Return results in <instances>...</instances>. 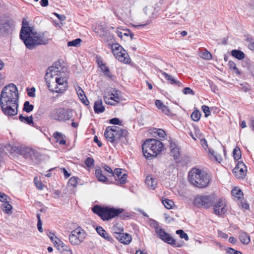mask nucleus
Segmentation results:
<instances>
[{
  "mask_svg": "<svg viewBox=\"0 0 254 254\" xmlns=\"http://www.w3.org/2000/svg\"><path fill=\"white\" fill-rule=\"evenodd\" d=\"M19 119L21 122H23L24 123H26L28 125H31V124L33 123L32 116L24 117L23 116V115H20L19 116Z\"/></svg>",
  "mask_w": 254,
  "mask_h": 254,
  "instance_id": "nucleus-33",
  "label": "nucleus"
},
{
  "mask_svg": "<svg viewBox=\"0 0 254 254\" xmlns=\"http://www.w3.org/2000/svg\"><path fill=\"white\" fill-rule=\"evenodd\" d=\"M189 180L194 186L203 188L209 183V177L204 171L196 168H192L189 173Z\"/></svg>",
  "mask_w": 254,
  "mask_h": 254,
  "instance_id": "nucleus-4",
  "label": "nucleus"
},
{
  "mask_svg": "<svg viewBox=\"0 0 254 254\" xmlns=\"http://www.w3.org/2000/svg\"><path fill=\"white\" fill-rule=\"evenodd\" d=\"M53 137L56 140V142H59L60 144L65 145L66 141L65 140V136L62 133L56 131L53 133Z\"/></svg>",
  "mask_w": 254,
  "mask_h": 254,
  "instance_id": "nucleus-24",
  "label": "nucleus"
},
{
  "mask_svg": "<svg viewBox=\"0 0 254 254\" xmlns=\"http://www.w3.org/2000/svg\"><path fill=\"white\" fill-rule=\"evenodd\" d=\"M200 142L202 147L206 150L208 148V145L206 139L205 138H201L200 139Z\"/></svg>",
  "mask_w": 254,
  "mask_h": 254,
  "instance_id": "nucleus-63",
  "label": "nucleus"
},
{
  "mask_svg": "<svg viewBox=\"0 0 254 254\" xmlns=\"http://www.w3.org/2000/svg\"><path fill=\"white\" fill-rule=\"evenodd\" d=\"M200 54V57L204 59L209 60L212 59L211 54L206 49L204 50V52H201Z\"/></svg>",
  "mask_w": 254,
  "mask_h": 254,
  "instance_id": "nucleus-43",
  "label": "nucleus"
},
{
  "mask_svg": "<svg viewBox=\"0 0 254 254\" xmlns=\"http://www.w3.org/2000/svg\"><path fill=\"white\" fill-rule=\"evenodd\" d=\"M145 183L149 189L151 190H154L157 185V181L151 175H148L146 177Z\"/></svg>",
  "mask_w": 254,
  "mask_h": 254,
  "instance_id": "nucleus-22",
  "label": "nucleus"
},
{
  "mask_svg": "<svg viewBox=\"0 0 254 254\" xmlns=\"http://www.w3.org/2000/svg\"><path fill=\"white\" fill-rule=\"evenodd\" d=\"M34 106L30 104L29 101H25L23 105V110L27 113H30L33 111Z\"/></svg>",
  "mask_w": 254,
  "mask_h": 254,
  "instance_id": "nucleus-36",
  "label": "nucleus"
},
{
  "mask_svg": "<svg viewBox=\"0 0 254 254\" xmlns=\"http://www.w3.org/2000/svg\"><path fill=\"white\" fill-rule=\"evenodd\" d=\"M162 203L165 207L168 209L172 208L173 205L174 204V203L172 200L168 199L162 200Z\"/></svg>",
  "mask_w": 254,
  "mask_h": 254,
  "instance_id": "nucleus-41",
  "label": "nucleus"
},
{
  "mask_svg": "<svg viewBox=\"0 0 254 254\" xmlns=\"http://www.w3.org/2000/svg\"><path fill=\"white\" fill-rule=\"evenodd\" d=\"M213 211L215 214L219 216L225 214L227 211L225 200L223 198L219 199L213 205Z\"/></svg>",
  "mask_w": 254,
  "mask_h": 254,
  "instance_id": "nucleus-14",
  "label": "nucleus"
},
{
  "mask_svg": "<svg viewBox=\"0 0 254 254\" xmlns=\"http://www.w3.org/2000/svg\"><path fill=\"white\" fill-rule=\"evenodd\" d=\"M170 148L171 155H172L175 160L180 159V153L179 148L178 147L177 144L173 141L170 143Z\"/></svg>",
  "mask_w": 254,
  "mask_h": 254,
  "instance_id": "nucleus-19",
  "label": "nucleus"
},
{
  "mask_svg": "<svg viewBox=\"0 0 254 254\" xmlns=\"http://www.w3.org/2000/svg\"><path fill=\"white\" fill-rule=\"evenodd\" d=\"M200 112L197 110L193 111L191 115L192 120L195 122L198 121L200 120Z\"/></svg>",
  "mask_w": 254,
  "mask_h": 254,
  "instance_id": "nucleus-39",
  "label": "nucleus"
},
{
  "mask_svg": "<svg viewBox=\"0 0 254 254\" xmlns=\"http://www.w3.org/2000/svg\"><path fill=\"white\" fill-rule=\"evenodd\" d=\"M214 202V198L208 195H198L194 200L195 205H201L204 208H208L212 206Z\"/></svg>",
  "mask_w": 254,
  "mask_h": 254,
  "instance_id": "nucleus-12",
  "label": "nucleus"
},
{
  "mask_svg": "<svg viewBox=\"0 0 254 254\" xmlns=\"http://www.w3.org/2000/svg\"><path fill=\"white\" fill-rule=\"evenodd\" d=\"M155 105L160 110L163 106L164 104L160 100H156L155 101Z\"/></svg>",
  "mask_w": 254,
  "mask_h": 254,
  "instance_id": "nucleus-64",
  "label": "nucleus"
},
{
  "mask_svg": "<svg viewBox=\"0 0 254 254\" xmlns=\"http://www.w3.org/2000/svg\"><path fill=\"white\" fill-rule=\"evenodd\" d=\"M160 110H161L162 112L166 115H169L170 113V111L169 107L164 105Z\"/></svg>",
  "mask_w": 254,
  "mask_h": 254,
  "instance_id": "nucleus-62",
  "label": "nucleus"
},
{
  "mask_svg": "<svg viewBox=\"0 0 254 254\" xmlns=\"http://www.w3.org/2000/svg\"><path fill=\"white\" fill-rule=\"evenodd\" d=\"M72 117V111L69 109L58 108L53 110L50 114L51 119L59 121L69 120Z\"/></svg>",
  "mask_w": 254,
  "mask_h": 254,
  "instance_id": "nucleus-7",
  "label": "nucleus"
},
{
  "mask_svg": "<svg viewBox=\"0 0 254 254\" xmlns=\"http://www.w3.org/2000/svg\"><path fill=\"white\" fill-rule=\"evenodd\" d=\"M209 153L214 157L215 160L216 161L220 162L222 161V158L221 156L220 155L218 154L214 151L209 150Z\"/></svg>",
  "mask_w": 254,
  "mask_h": 254,
  "instance_id": "nucleus-49",
  "label": "nucleus"
},
{
  "mask_svg": "<svg viewBox=\"0 0 254 254\" xmlns=\"http://www.w3.org/2000/svg\"><path fill=\"white\" fill-rule=\"evenodd\" d=\"M7 195L5 193L0 191V201L1 202H6L7 199Z\"/></svg>",
  "mask_w": 254,
  "mask_h": 254,
  "instance_id": "nucleus-61",
  "label": "nucleus"
},
{
  "mask_svg": "<svg viewBox=\"0 0 254 254\" xmlns=\"http://www.w3.org/2000/svg\"><path fill=\"white\" fill-rule=\"evenodd\" d=\"M76 90L78 97L80 100L82 101V102L85 105H88L89 104V101L87 99L81 88L80 86H78L77 88H76Z\"/></svg>",
  "mask_w": 254,
  "mask_h": 254,
  "instance_id": "nucleus-21",
  "label": "nucleus"
},
{
  "mask_svg": "<svg viewBox=\"0 0 254 254\" xmlns=\"http://www.w3.org/2000/svg\"><path fill=\"white\" fill-rule=\"evenodd\" d=\"M231 193L233 196L238 197L239 199L241 198V196L243 194L242 191L236 187L232 189Z\"/></svg>",
  "mask_w": 254,
  "mask_h": 254,
  "instance_id": "nucleus-37",
  "label": "nucleus"
},
{
  "mask_svg": "<svg viewBox=\"0 0 254 254\" xmlns=\"http://www.w3.org/2000/svg\"><path fill=\"white\" fill-rule=\"evenodd\" d=\"M109 123L115 125H121L122 122L117 118H113L109 120Z\"/></svg>",
  "mask_w": 254,
  "mask_h": 254,
  "instance_id": "nucleus-55",
  "label": "nucleus"
},
{
  "mask_svg": "<svg viewBox=\"0 0 254 254\" xmlns=\"http://www.w3.org/2000/svg\"><path fill=\"white\" fill-rule=\"evenodd\" d=\"M136 0H123L122 4L125 8H127L133 5Z\"/></svg>",
  "mask_w": 254,
  "mask_h": 254,
  "instance_id": "nucleus-40",
  "label": "nucleus"
},
{
  "mask_svg": "<svg viewBox=\"0 0 254 254\" xmlns=\"http://www.w3.org/2000/svg\"><path fill=\"white\" fill-rule=\"evenodd\" d=\"M92 210L103 220H108L112 219L121 214L124 211L122 208L116 209L108 207H101L98 205L93 206L92 208Z\"/></svg>",
  "mask_w": 254,
  "mask_h": 254,
  "instance_id": "nucleus-6",
  "label": "nucleus"
},
{
  "mask_svg": "<svg viewBox=\"0 0 254 254\" xmlns=\"http://www.w3.org/2000/svg\"><path fill=\"white\" fill-rule=\"evenodd\" d=\"M96 230L97 233L102 237H105V235H107V232L102 227L97 226Z\"/></svg>",
  "mask_w": 254,
  "mask_h": 254,
  "instance_id": "nucleus-50",
  "label": "nucleus"
},
{
  "mask_svg": "<svg viewBox=\"0 0 254 254\" xmlns=\"http://www.w3.org/2000/svg\"><path fill=\"white\" fill-rule=\"evenodd\" d=\"M113 231L115 235V237L116 238L117 235L119 234H122L124 231L123 228L119 227L117 225H114L113 228Z\"/></svg>",
  "mask_w": 254,
  "mask_h": 254,
  "instance_id": "nucleus-46",
  "label": "nucleus"
},
{
  "mask_svg": "<svg viewBox=\"0 0 254 254\" xmlns=\"http://www.w3.org/2000/svg\"><path fill=\"white\" fill-rule=\"evenodd\" d=\"M102 169L106 172L107 173V175L109 177H112L113 175H114L113 174V171L112 170V169L109 167L108 166V165H104L102 166Z\"/></svg>",
  "mask_w": 254,
  "mask_h": 254,
  "instance_id": "nucleus-44",
  "label": "nucleus"
},
{
  "mask_svg": "<svg viewBox=\"0 0 254 254\" xmlns=\"http://www.w3.org/2000/svg\"><path fill=\"white\" fill-rule=\"evenodd\" d=\"M155 229L157 235L161 240L172 246L176 244V241L162 228L156 226Z\"/></svg>",
  "mask_w": 254,
  "mask_h": 254,
  "instance_id": "nucleus-15",
  "label": "nucleus"
},
{
  "mask_svg": "<svg viewBox=\"0 0 254 254\" xmlns=\"http://www.w3.org/2000/svg\"><path fill=\"white\" fill-rule=\"evenodd\" d=\"M101 40L104 42L108 43L109 45H110L112 43L113 44L114 42L113 35L111 34L109 31L107 32V33L103 36Z\"/></svg>",
  "mask_w": 254,
  "mask_h": 254,
  "instance_id": "nucleus-29",
  "label": "nucleus"
},
{
  "mask_svg": "<svg viewBox=\"0 0 254 254\" xmlns=\"http://www.w3.org/2000/svg\"><path fill=\"white\" fill-rule=\"evenodd\" d=\"M176 233L178 235H179L181 239H184L186 241L189 240V237H188L187 234L185 233L183 230L180 229V230H177Z\"/></svg>",
  "mask_w": 254,
  "mask_h": 254,
  "instance_id": "nucleus-45",
  "label": "nucleus"
},
{
  "mask_svg": "<svg viewBox=\"0 0 254 254\" xmlns=\"http://www.w3.org/2000/svg\"><path fill=\"white\" fill-rule=\"evenodd\" d=\"M233 157L235 160H238L241 157V152L238 147H236L233 151Z\"/></svg>",
  "mask_w": 254,
  "mask_h": 254,
  "instance_id": "nucleus-38",
  "label": "nucleus"
},
{
  "mask_svg": "<svg viewBox=\"0 0 254 254\" xmlns=\"http://www.w3.org/2000/svg\"><path fill=\"white\" fill-rule=\"evenodd\" d=\"M86 235L85 231L81 227H78L71 232L68 239L71 245H79L83 242Z\"/></svg>",
  "mask_w": 254,
  "mask_h": 254,
  "instance_id": "nucleus-8",
  "label": "nucleus"
},
{
  "mask_svg": "<svg viewBox=\"0 0 254 254\" xmlns=\"http://www.w3.org/2000/svg\"><path fill=\"white\" fill-rule=\"evenodd\" d=\"M183 93L184 94H192V95H194V94L193 93V91L190 87H185V88H184L183 90Z\"/></svg>",
  "mask_w": 254,
  "mask_h": 254,
  "instance_id": "nucleus-59",
  "label": "nucleus"
},
{
  "mask_svg": "<svg viewBox=\"0 0 254 254\" xmlns=\"http://www.w3.org/2000/svg\"><path fill=\"white\" fill-rule=\"evenodd\" d=\"M78 180H80V179L78 177H72L68 180V185L76 188L77 187Z\"/></svg>",
  "mask_w": 254,
  "mask_h": 254,
  "instance_id": "nucleus-34",
  "label": "nucleus"
},
{
  "mask_svg": "<svg viewBox=\"0 0 254 254\" xmlns=\"http://www.w3.org/2000/svg\"><path fill=\"white\" fill-rule=\"evenodd\" d=\"M231 55L232 56L239 60L244 59L245 57V55L243 52L238 50H232L231 51Z\"/></svg>",
  "mask_w": 254,
  "mask_h": 254,
  "instance_id": "nucleus-30",
  "label": "nucleus"
},
{
  "mask_svg": "<svg viewBox=\"0 0 254 254\" xmlns=\"http://www.w3.org/2000/svg\"><path fill=\"white\" fill-rule=\"evenodd\" d=\"M227 252L229 254H243L241 252L235 250L232 248H229Z\"/></svg>",
  "mask_w": 254,
  "mask_h": 254,
  "instance_id": "nucleus-60",
  "label": "nucleus"
},
{
  "mask_svg": "<svg viewBox=\"0 0 254 254\" xmlns=\"http://www.w3.org/2000/svg\"><path fill=\"white\" fill-rule=\"evenodd\" d=\"M123 170L121 168H116L114 172V175L115 181L119 182L120 184H125L127 182V175L126 173H123Z\"/></svg>",
  "mask_w": 254,
  "mask_h": 254,
  "instance_id": "nucleus-16",
  "label": "nucleus"
},
{
  "mask_svg": "<svg viewBox=\"0 0 254 254\" xmlns=\"http://www.w3.org/2000/svg\"><path fill=\"white\" fill-rule=\"evenodd\" d=\"M95 113L99 114L104 112L105 107L103 105V102L101 99L98 100L94 103L93 107Z\"/></svg>",
  "mask_w": 254,
  "mask_h": 254,
  "instance_id": "nucleus-23",
  "label": "nucleus"
},
{
  "mask_svg": "<svg viewBox=\"0 0 254 254\" xmlns=\"http://www.w3.org/2000/svg\"><path fill=\"white\" fill-rule=\"evenodd\" d=\"M37 152L34 149L26 147L24 148L21 150V154L26 159H30L33 160L34 158L36 157Z\"/></svg>",
  "mask_w": 254,
  "mask_h": 254,
  "instance_id": "nucleus-18",
  "label": "nucleus"
},
{
  "mask_svg": "<svg viewBox=\"0 0 254 254\" xmlns=\"http://www.w3.org/2000/svg\"><path fill=\"white\" fill-rule=\"evenodd\" d=\"M60 66H61L60 62H58L54 64V66H51L50 67H49L48 70H49L50 71V72H52V74L53 75V73H56L57 71H58V70H57V71L54 70L53 68H54L55 67L56 69H58L59 67Z\"/></svg>",
  "mask_w": 254,
  "mask_h": 254,
  "instance_id": "nucleus-52",
  "label": "nucleus"
},
{
  "mask_svg": "<svg viewBox=\"0 0 254 254\" xmlns=\"http://www.w3.org/2000/svg\"><path fill=\"white\" fill-rule=\"evenodd\" d=\"M27 91L28 92V95L30 97H35V88L34 87H32L31 88H27Z\"/></svg>",
  "mask_w": 254,
  "mask_h": 254,
  "instance_id": "nucleus-57",
  "label": "nucleus"
},
{
  "mask_svg": "<svg viewBox=\"0 0 254 254\" xmlns=\"http://www.w3.org/2000/svg\"><path fill=\"white\" fill-rule=\"evenodd\" d=\"M47 32L38 33L33 32L31 27L22 26L20 38L24 42L26 47L32 50L38 45H45L49 42Z\"/></svg>",
  "mask_w": 254,
  "mask_h": 254,
  "instance_id": "nucleus-1",
  "label": "nucleus"
},
{
  "mask_svg": "<svg viewBox=\"0 0 254 254\" xmlns=\"http://www.w3.org/2000/svg\"><path fill=\"white\" fill-rule=\"evenodd\" d=\"M160 72L164 75V77H165V78L167 80H168L170 82V84H175L178 85L179 86H182V84L180 81L175 79L170 75H169L168 73H167L165 72H163L162 70H160Z\"/></svg>",
  "mask_w": 254,
  "mask_h": 254,
  "instance_id": "nucleus-25",
  "label": "nucleus"
},
{
  "mask_svg": "<svg viewBox=\"0 0 254 254\" xmlns=\"http://www.w3.org/2000/svg\"><path fill=\"white\" fill-rule=\"evenodd\" d=\"M56 86V93H63L66 90L67 86V83L66 79L64 77H58L56 78V83H55Z\"/></svg>",
  "mask_w": 254,
  "mask_h": 254,
  "instance_id": "nucleus-17",
  "label": "nucleus"
},
{
  "mask_svg": "<svg viewBox=\"0 0 254 254\" xmlns=\"http://www.w3.org/2000/svg\"><path fill=\"white\" fill-rule=\"evenodd\" d=\"M18 92L16 86L12 84L6 85L1 91L0 95V103H18Z\"/></svg>",
  "mask_w": 254,
  "mask_h": 254,
  "instance_id": "nucleus-5",
  "label": "nucleus"
},
{
  "mask_svg": "<svg viewBox=\"0 0 254 254\" xmlns=\"http://www.w3.org/2000/svg\"><path fill=\"white\" fill-rule=\"evenodd\" d=\"M116 91H115V93H112L111 94L109 95L108 96H110L111 98H112L113 100L115 102L116 104L119 102L120 98L118 95V94L116 93Z\"/></svg>",
  "mask_w": 254,
  "mask_h": 254,
  "instance_id": "nucleus-54",
  "label": "nucleus"
},
{
  "mask_svg": "<svg viewBox=\"0 0 254 254\" xmlns=\"http://www.w3.org/2000/svg\"><path fill=\"white\" fill-rule=\"evenodd\" d=\"M98 64L100 66V68L102 70V72L104 73V74L107 75L109 77H110L111 73L109 68L107 66H106L104 64L102 63V62H101V64L100 63H98Z\"/></svg>",
  "mask_w": 254,
  "mask_h": 254,
  "instance_id": "nucleus-35",
  "label": "nucleus"
},
{
  "mask_svg": "<svg viewBox=\"0 0 254 254\" xmlns=\"http://www.w3.org/2000/svg\"><path fill=\"white\" fill-rule=\"evenodd\" d=\"M104 100L105 102L108 105L115 106L116 105L115 102L113 100V99L111 98L110 96H104Z\"/></svg>",
  "mask_w": 254,
  "mask_h": 254,
  "instance_id": "nucleus-48",
  "label": "nucleus"
},
{
  "mask_svg": "<svg viewBox=\"0 0 254 254\" xmlns=\"http://www.w3.org/2000/svg\"><path fill=\"white\" fill-rule=\"evenodd\" d=\"M62 248H58V250L62 254H72L71 250L67 249L66 246H62Z\"/></svg>",
  "mask_w": 254,
  "mask_h": 254,
  "instance_id": "nucleus-47",
  "label": "nucleus"
},
{
  "mask_svg": "<svg viewBox=\"0 0 254 254\" xmlns=\"http://www.w3.org/2000/svg\"><path fill=\"white\" fill-rule=\"evenodd\" d=\"M247 167L242 161L238 162L236 167L233 169L232 172L238 178L243 179L247 174Z\"/></svg>",
  "mask_w": 254,
  "mask_h": 254,
  "instance_id": "nucleus-13",
  "label": "nucleus"
},
{
  "mask_svg": "<svg viewBox=\"0 0 254 254\" xmlns=\"http://www.w3.org/2000/svg\"><path fill=\"white\" fill-rule=\"evenodd\" d=\"M81 42V40L79 38H77L75 40H73L71 41H69L67 43V46L68 47L69 46H73V47H77L80 45V43Z\"/></svg>",
  "mask_w": 254,
  "mask_h": 254,
  "instance_id": "nucleus-42",
  "label": "nucleus"
},
{
  "mask_svg": "<svg viewBox=\"0 0 254 254\" xmlns=\"http://www.w3.org/2000/svg\"><path fill=\"white\" fill-rule=\"evenodd\" d=\"M144 10L145 14L148 15L149 18H154L156 17V12L154 7L152 6H146Z\"/></svg>",
  "mask_w": 254,
  "mask_h": 254,
  "instance_id": "nucleus-26",
  "label": "nucleus"
},
{
  "mask_svg": "<svg viewBox=\"0 0 254 254\" xmlns=\"http://www.w3.org/2000/svg\"><path fill=\"white\" fill-rule=\"evenodd\" d=\"M95 175L99 181L105 183L108 181V179L103 174L101 169H96Z\"/></svg>",
  "mask_w": 254,
  "mask_h": 254,
  "instance_id": "nucleus-27",
  "label": "nucleus"
},
{
  "mask_svg": "<svg viewBox=\"0 0 254 254\" xmlns=\"http://www.w3.org/2000/svg\"><path fill=\"white\" fill-rule=\"evenodd\" d=\"M116 239L121 243L126 245L129 244L131 241V236L129 234L124 233L119 234H118L116 236Z\"/></svg>",
  "mask_w": 254,
  "mask_h": 254,
  "instance_id": "nucleus-20",
  "label": "nucleus"
},
{
  "mask_svg": "<svg viewBox=\"0 0 254 254\" xmlns=\"http://www.w3.org/2000/svg\"><path fill=\"white\" fill-rule=\"evenodd\" d=\"M128 134V132L127 129L115 126L107 127L104 132L107 140L114 145H117L120 140H122V143L127 144Z\"/></svg>",
  "mask_w": 254,
  "mask_h": 254,
  "instance_id": "nucleus-2",
  "label": "nucleus"
},
{
  "mask_svg": "<svg viewBox=\"0 0 254 254\" xmlns=\"http://www.w3.org/2000/svg\"><path fill=\"white\" fill-rule=\"evenodd\" d=\"M201 109H202V110L203 111V112L205 114V117H207L210 115V112L209 108L208 106H205V105H203L201 107Z\"/></svg>",
  "mask_w": 254,
  "mask_h": 254,
  "instance_id": "nucleus-56",
  "label": "nucleus"
},
{
  "mask_svg": "<svg viewBox=\"0 0 254 254\" xmlns=\"http://www.w3.org/2000/svg\"><path fill=\"white\" fill-rule=\"evenodd\" d=\"M156 133L159 137L160 138H164L166 135L165 132L161 129H158L156 131Z\"/></svg>",
  "mask_w": 254,
  "mask_h": 254,
  "instance_id": "nucleus-58",
  "label": "nucleus"
},
{
  "mask_svg": "<svg viewBox=\"0 0 254 254\" xmlns=\"http://www.w3.org/2000/svg\"><path fill=\"white\" fill-rule=\"evenodd\" d=\"M239 238L240 241L245 245L248 244L250 242V236L247 233L243 231L240 232Z\"/></svg>",
  "mask_w": 254,
  "mask_h": 254,
  "instance_id": "nucleus-28",
  "label": "nucleus"
},
{
  "mask_svg": "<svg viewBox=\"0 0 254 254\" xmlns=\"http://www.w3.org/2000/svg\"><path fill=\"white\" fill-rule=\"evenodd\" d=\"M112 50L113 54L116 56V59L118 61L125 63L128 62V56L121 45L117 43H113Z\"/></svg>",
  "mask_w": 254,
  "mask_h": 254,
  "instance_id": "nucleus-10",
  "label": "nucleus"
},
{
  "mask_svg": "<svg viewBox=\"0 0 254 254\" xmlns=\"http://www.w3.org/2000/svg\"><path fill=\"white\" fill-rule=\"evenodd\" d=\"M108 31L105 28L103 27L102 26H99L97 28H96L95 32L96 33L98 36L102 39L103 36Z\"/></svg>",
  "mask_w": 254,
  "mask_h": 254,
  "instance_id": "nucleus-31",
  "label": "nucleus"
},
{
  "mask_svg": "<svg viewBox=\"0 0 254 254\" xmlns=\"http://www.w3.org/2000/svg\"><path fill=\"white\" fill-rule=\"evenodd\" d=\"M12 207L11 205L7 203V201H6V202H4V203L1 205V209L7 214H12Z\"/></svg>",
  "mask_w": 254,
  "mask_h": 254,
  "instance_id": "nucleus-32",
  "label": "nucleus"
},
{
  "mask_svg": "<svg viewBox=\"0 0 254 254\" xmlns=\"http://www.w3.org/2000/svg\"><path fill=\"white\" fill-rule=\"evenodd\" d=\"M84 163L88 167L91 168L94 165V160L92 158L88 157Z\"/></svg>",
  "mask_w": 254,
  "mask_h": 254,
  "instance_id": "nucleus-51",
  "label": "nucleus"
},
{
  "mask_svg": "<svg viewBox=\"0 0 254 254\" xmlns=\"http://www.w3.org/2000/svg\"><path fill=\"white\" fill-rule=\"evenodd\" d=\"M2 112L7 116H12L17 114L18 103H7L3 104L0 103Z\"/></svg>",
  "mask_w": 254,
  "mask_h": 254,
  "instance_id": "nucleus-11",
  "label": "nucleus"
},
{
  "mask_svg": "<svg viewBox=\"0 0 254 254\" xmlns=\"http://www.w3.org/2000/svg\"><path fill=\"white\" fill-rule=\"evenodd\" d=\"M14 27L13 20L6 17H0V35L5 36L12 33Z\"/></svg>",
  "mask_w": 254,
  "mask_h": 254,
  "instance_id": "nucleus-9",
  "label": "nucleus"
},
{
  "mask_svg": "<svg viewBox=\"0 0 254 254\" xmlns=\"http://www.w3.org/2000/svg\"><path fill=\"white\" fill-rule=\"evenodd\" d=\"M55 241L54 242H53L56 246V247H57V249L58 248H62V246H64V243L59 239H58L56 237L55 238Z\"/></svg>",
  "mask_w": 254,
  "mask_h": 254,
  "instance_id": "nucleus-53",
  "label": "nucleus"
},
{
  "mask_svg": "<svg viewBox=\"0 0 254 254\" xmlns=\"http://www.w3.org/2000/svg\"><path fill=\"white\" fill-rule=\"evenodd\" d=\"M163 148V143L159 140L151 138L147 139L142 145L144 156L149 159L157 156Z\"/></svg>",
  "mask_w": 254,
  "mask_h": 254,
  "instance_id": "nucleus-3",
  "label": "nucleus"
}]
</instances>
